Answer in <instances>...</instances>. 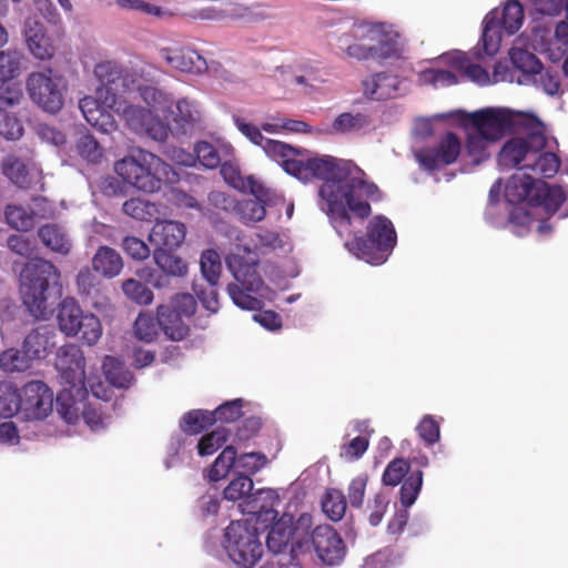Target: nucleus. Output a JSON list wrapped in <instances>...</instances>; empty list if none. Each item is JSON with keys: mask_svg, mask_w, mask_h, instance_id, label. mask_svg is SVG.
<instances>
[{"mask_svg": "<svg viewBox=\"0 0 568 568\" xmlns=\"http://www.w3.org/2000/svg\"><path fill=\"white\" fill-rule=\"evenodd\" d=\"M538 89H541L548 95L558 94L560 91V74L557 70L540 68L537 71L536 79L530 81Z\"/></svg>", "mask_w": 568, "mask_h": 568, "instance_id": "nucleus-57", "label": "nucleus"}, {"mask_svg": "<svg viewBox=\"0 0 568 568\" xmlns=\"http://www.w3.org/2000/svg\"><path fill=\"white\" fill-rule=\"evenodd\" d=\"M21 413L27 419H43L53 408V393L41 381L27 383L20 394Z\"/></svg>", "mask_w": 568, "mask_h": 568, "instance_id": "nucleus-17", "label": "nucleus"}, {"mask_svg": "<svg viewBox=\"0 0 568 568\" xmlns=\"http://www.w3.org/2000/svg\"><path fill=\"white\" fill-rule=\"evenodd\" d=\"M235 449L233 446H226L217 456L214 464L207 471V477L212 481H219L224 478L232 467L235 468Z\"/></svg>", "mask_w": 568, "mask_h": 568, "instance_id": "nucleus-50", "label": "nucleus"}, {"mask_svg": "<svg viewBox=\"0 0 568 568\" xmlns=\"http://www.w3.org/2000/svg\"><path fill=\"white\" fill-rule=\"evenodd\" d=\"M93 270L105 278L116 277L123 270L120 253L110 246H100L92 258Z\"/></svg>", "mask_w": 568, "mask_h": 568, "instance_id": "nucleus-29", "label": "nucleus"}, {"mask_svg": "<svg viewBox=\"0 0 568 568\" xmlns=\"http://www.w3.org/2000/svg\"><path fill=\"white\" fill-rule=\"evenodd\" d=\"M217 284L211 283H193V292L202 303V305L211 313H215L219 310V296L216 291Z\"/></svg>", "mask_w": 568, "mask_h": 568, "instance_id": "nucleus-59", "label": "nucleus"}, {"mask_svg": "<svg viewBox=\"0 0 568 568\" xmlns=\"http://www.w3.org/2000/svg\"><path fill=\"white\" fill-rule=\"evenodd\" d=\"M416 430L428 446L436 444L440 438L439 423L432 415H425L416 426Z\"/></svg>", "mask_w": 568, "mask_h": 568, "instance_id": "nucleus-62", "label": "nucleus"}, {"mask_svg": "<svg viewBox=\"0 0 568 568\" xmlns=\"http://www.w3.org/2000/svg\"><path fill=\"white\" fill-rule=\"evenodd\" d=\"M233 123L236 126V129L253 144L258 145L263 149L265 154L276 162V156L272 155L268 152V145L271 143H282L277 140L266 139L263 136L261 132V128L255 125L254 123L250 122L247 119L233 114L232 116Z\"/></svg>", "mask_w": 568, "mask_h": 568, "instance_id": "nucleus-36", "label": "nucleus"}, {"mask_svg": "<svg viewBox=\"0 0 568 568\" xmlns=\"http://www.w3.org/2000/svg\"><path fill=\"white\" fill-rule=\"evenodd\" d=\"M161 58L173 69L193 74L206 71V60L191 47L164 48L160 51Z\"/></svg>", "mask_w": 568, "mask_h": 568, "instance_id": "nucleus-20", "label": "nucleus"}, {"mask_svg": "<svg viewBox=\"0 0 568 568\" xmlns=\"http://www.w3.org/2000/svg\"><path fill=\"white\" fill-rule=\"evenodd\" d=\"M156 317L159 326L172 341H181L186 336L189 328L182 320L183 316L169 305H160Z\"/></svg>", "mask_w": 568, "mask_h": 568, "instance_id": "nucleus-33", "label": "nucleus"}, {"mask_svg": "<svg viewBox=\"0 0 568 568\" xmlns=\"http://www.w3.org/2000/svg\"><path fill=\"white\" fill-rule=\"evenodd\" d=\"M171 250H154L153 258L155 264L168 275L183 276L187 272L185 262L170 253Z\"/></svg>", "mask_w": 568, "mask_h": 568, "instance_id": "nucleus-42", "label": "nucleus"}, {"mask_svg": "<svg viewBox=\"0 0 568 568\" xmlns=\"http://www.w3.org/2000/svg\"><path fill=\"white\" fill-rule=\"evenodd\" d=\"M140 98L149 106V110L154 112L166 113L172 104V95L153 85H142L138 88Z\"/></svg>", "mask_w": 568, "mask_h": 568, "instance_id": "nucleus-38", "label": "nucleus"}, {"mask_svg": "<svg viewBox=\"0 0 568 568\" xmlns=\"http://www.w3.org/2000/svg\"><path fill=\"white\" fill-rule=\"evenodd\" d=\"M122 210L128 216L138 221H151L159 214V207L155 203L141 197H132L123 203Z\"/></svg>", "mask_w": 568, "mask_h": 568, "instance_id": "nucleus-39", "label": "nucleus"}, {"mask_svg": "<svg viewBox=\"0 0 568 568\" xmlns=\"http://www.w3.org/2000/svg\"><path fill=\"white\" fill-rule=\"evenodd\" d=\"M196 160L206 169H215L222 163L219 151L209 142L201 141L194 146Z\"/></svg>", "mask_w": 568, "mask_h": 568, "instance_id": "nucleus-61", "label": "nucleus"}, {"mask_svg": "<svg viewBox=\"0 0 568 568\" xmlns=\"http://www.w3.org/2000/svg\"><path fill=\"white\" fill-rule=\"evenodd\" d=\"M280 195L272 189L265 186L264 196L248 199L236 203V211L244 223H256L262 221L266 214V205H270Z\"/></svg>", "mask_w": 568, "mask_h": 568, "instance_id": "nucleus-28", "label": "nucleus"}, {"mask_svg": "<svg viewBox=\"0 0 568 568\" xmlns=\"http://www.w3.org/2000/svg\"><path fill=\"white\" fill-rule=\"evenodd\" d=\"M4 216L7 223L18 230L27 232L34 225V216L32 210L28 211L21 205L10 204L6 207Z\"/></svg>", "mask_w": 568, "mask_h": 568, "instance_id": "nucleus-46", "label": "nucleus"}, {"mask_svg": "<svg viewBox=\"0 0 568 568\" xmlns=\"http://www.w3.org/2000/svg\"><path fill=\"white\" fill-rule=\"evenodd\" d=\"M372 129L373 122L369 115L361 112H344L335 118L327 132L338 135H359L366 134Z\"/></svg>", "mask_w": 568, "mask_h": 568, "instance_id": "nucleus-25", "label": "nucleus"}, {"mask_svg": "<svg viewBox=\"0 0 568 568\" xmlns=\"http://www.w3.org/2000/svg\"><path fill=\"white\" fill-rule=\"evenodd\" d=\"M77 150L83 159L92 163H97L102 158V149L90 134H84L78 140Z\"/></svg>", "mask_w": 568, "mask_h": 568, "instance_id": "nucleus-64", "label": "nucleus"}, {"mask_svg": "<svg viewBox=\"0 0 568 568\" xmlns=\"http://www.w3.org/2000/svg\"><path fill=\"white\" fill-rule=\"evenodd\" d=\"M439 61L463 73L469 80L479 85H486L490 83V77L486 69L477 63H474L471 58L465 52L455 50L444 53L439 57Z\"/></svg>", "mask_w": 568, "mask_h": 568, "instance_id": "nucleus-24", "label": "nucleus"}, {"mask_svg": "<svg viewBox=\"0 0 568 568\" xmlns=\"http://www.w3.org/2000/svg\"><path fill=\"white\" fill-rule=\"evenodd\" d=\"M364 93L373 100L393 99L408 91L406 81L397 75L379 72L363 82Z\"/></svg>", "mask_w": 568, "mask_h": 568, "instance_id": "nucleus-19", "label": "nucleus"}, {"mask_svg": "<svg viewBox=\"0 0 568 568\" xmlns=\"http://www.w3.org/2000/svg\"><path fill=\"white\" fill-rule=\"evenodd\" d=\"M171 115L173 129L181 134H186L194 130L202 120V108L197 101L181 98L175 101L174 109L168 111Z\"/></svg>", "mask_w": 568, "mask_h": 568, "instance_id": "nucleus-22", "label": "nucleus"}, {"mask_svg": "<svg viewBox=\"0 0 568 568\" xmlns=\"http://www.w3.org/2000/svg\"><path fill=\"white\" fill-rule=\"evenodd\" d=\"M18 412H21L20 393L11 383H0V417L9 418Z\"/></svg>", "mask_w": 568, "mask_h": 568, "instance_id": "nucleus-41", "label": "nucleus"}, {"mask_svg": "<svg viewBox=\"0 0 568 568\" xmlns=\"http://www.w3.org/2000/svg\"><path fill=\"white\" fill-rule=\"evenodd\" d=\"M434 118L457 120L466 129V151L475 164L488 159V145L499 140L509 128L508 109H486L471 114L453 111Z\"/></svg>", "mask_w": 568, "mask_h": 568, "instance_id": "nucleus-5", "label": "nucleus"}, {"mask_svg": "<svg viewBox=\"0 0 568 568\" xmlns=\"http://www.w3.org/2000/svg\"><path fill=\"white\" fill-rule=\"evenodd\" d=\"M462 152V142L459 138L448 132L443 135L434 148L415 151V158L419 165L434 171L454 163Z\"/></svg>", "mask_w": 568, "mask_h": 568, "instance_id": "nucleus-16", "label": "nucleus"}, {"mask_svg": "<svg viewBox=\"0 0 568 568\" xmlns=\"http://www.w3.org/2000/svg\"><path fill=\"white\" fill-rule=\"evenodd\" d=\"M268 152L276 156V163L287 174L300 181L307 182L314 178L324 180L318 190L320 207L327 214L339 237L356 234L348 212L363 220L371 214L368 200L381 199L378 187L366 182L364 172L352 161L314 155L308 150L287 143H271Z\"/></svg>", "mask_w": 568, "mask_h": 568, "instance_id": "nucleus-2", "label": "nucleus"}, {"mask_svg": "<svg viewBox=\"0 0 568 568\" xmlns=\"http://www.w3.org/2000/svg\"><path fill=\"white\" fill-rule=\"evenodd\" d=\"M102 368L110 385L118 388H128L132 385L133 374L118 358L105 356Z\"/></svg>", "mask_w": 568, "mask_h": 568, "instance_id": "nucleus-35", "label": "nucleus"}, {"mask_svg": "<svg viewBox=\"0 0 568 568\" xmlns=\"http://www.w3.org/2000/svg\"><path fill=\"white\" fill-rule=\"evenodd\" d=\"M79 334H81V339L87 345L97 344L102 336L100 320L92 313H85L82 321H80Z\"/></svg>", "mask_w": 568, "mask_h": 568, "instance_id": "nucleus-56", "label": "nucleus"}, {"mask_svg": "<svg viewBox=\"0 0 568 568\" xmlns=\"http://www.w3.org/2000/svg\"><path fill=\"white\" fill-rule=\"evenodd\" d=\"M509 59L514 69L519 71L520 75L515 79L513 70L503 62H497L493 72L494 82L517 81L519 84H530V81L536 79V73L540 71L542 65L534 53L517 45L509 50Z\"/></svg>", "mask_w": 568, "mask_h": 568, "instance_id": "nucleus-14", "label": "nucleus"}, {"mask_svg": "<svg viewBox=\"0 0 568 568\" xmlns=\"http://www.w3.org/2000/svg\"><path fill=\"white\" fill-rule=\"evenodd\" d=\"M499 211L500 204L497 203V209L493 211V217L496 220H503V224L499 227L508 223L511 232L517 236L527 235L535 222L532 216L526 210L520 207L510 211L507 217L506 214H500Z\"/></svg>", "mask_w": 568, "mask_h": 568, "instance_id": "nucleus-34", "label": "nucleus"}, {"mask_svg": "<svg viewBox=\"0 0 568 568\" xmlns=\"http://www.w3.org/2000/svg\"><path fill=\"white\" fill-rule=\"evenodd\" d=\"M418 82L434 88H444L457 83L454 71L439 68H428L418 73Z\"/></svg>", "mask_w": 568, "mask_h": 568, "instance_id": "nucleus-44", "label": "nucleus"}, {"mask_svg": "<svg viewBox=\"0 0 568 568\" xmlns=\"http://www.w3.org/2000/svg\"><path fill=\"white\" fill-rule=\"evenodd\" d=\"M55 367L63 384V388L57 395V410L65 423H73L79 417L75 398L88 395L83 352L77 345L61 347Z\"/></svg>", "mask_w": 568, "mask_h": 568, "instance_id": "nucleus-7", "label": "nucleus"}, {"mask_svg": "<svg viewBox=\"0 0 568 568\" xmlns=\"http://www.w3.org/2000/svg\"><path fill=\"white\" fill-rule=\"evenodd\" d=\"M423 486V471H413L400 487V503L405 508L410 507L417 499Z\"/></svg>", "mask_w": 568, "mask_h": 568, "instance_id": "nucleus-52", "label": "nucleus"}, {"mask_svg": "<svg viewBox=\"0 0 568 568\" xmlns=\"http://www.w3.org/2000/svg\"><path fill=\"white\" fill-rule=\"evenodd\" d=\"M185 235L186 227L183 223L163 220L153 225L149 241L155 246V250H174L183 243Z\"/></svg>", "mask_w": 568, "mask_h": 568, "instance_id": "nucleus-21", "label": "nucleus"}, {"mask_svg": "<svg viewBox=\"0 0 568 568\" xmlns=\"http://www.w3.org/2000/svg\"><path fill=\"white\" fill-rule=\"evenodd\" d=\"M301 540H308L311 552L314 550L317 558L326 566L339 565L346 554V548L339 535L328 525L317 526L310 536Z\"/></svg>", "mask_w": 568, "mask_h": 568, "instance_id": "nucleus-15", "label": "nucleus"}, {"mask_svg": "<svg viewBox=\"0 0 568 568\" xmlns=\"http://www.w3.org/2000/svg\"><path fill=\"white\" fill-rule=\"evenodd\" d=\"M253 480L248 475L239 474L224 488L223 495L226 500L245 503L246 497L253 493Z\"/></svg>", "mask_w": 568, "mask_h": 568, "instance_id": "nucleus-45", "label": "nucleus"}, {"mask_svg": "<svg viewBox=\"0 0 568 568\" xmlns=\"http://www.w3.org/2000/svg\"><path fill=\"white\" fill-rule=\"evenodd\" d=\"M397 242L395 227L384 215L374 216L367 224L366 237L345 240V248L372 265L385 263Z\"/></svg>", "mask_w": 568, "mask_h": 568, "instance_id": "nucleus-10", "label": "nucleus"}, {"mask_svg": "<svg viewBox=\"0 0 568 568\" xmlns=\"http://www.w3.org/2000/svg\"><path fill=\"white\" fill-rule=\"evenodd\" d=\"M220 165L221 174L230 186L244 193H251L253 196L261 199L264 196L265 185L253 175H242L241 171L227 161Z\"/></svg>", "mask_w": 568, "mask_h": 568, "instance_id": "nucleus-27", "label": "nucleus"}, {"mask_svg": "<svg viewBox=\"0 0 568 568\" xmlns=\"http://www.w3.org/2000/svg\"><path fill=\"white\" fill-rule=\"evenodd\" d=\"M3 174L20 189H43L42 169L34 162L8 158L3 163Z\"/></svg>", "mask_w": 568, "mask_h": 568, "instance_id": "nucleus-18", "label": "nucleus"}, {"mask_svg": "<svg viewBox=\"0 0 568 568\" xmlns=\"http://www.w3.org/2000/svg\"><path fill=\"white\" fill-rule=\"evenodd\" d=\"M294 536V541L300 539L297 530L292 526L291 519H281L272 525L265 538V544L270 551L281 554L287 548Z\"/></svg>", "mask_w": 568, "mask_h": 568, "instance_id": "nucleus-32", "label": "nucleus"}, {"mask_svg": "<svg viewBox=\"0 0 568 568\" xmlns=\"http://www.w3.org/2000/svg\"><path fill=\"white\" fill-rule=\"evenodd\" d=\"M323 511L333 521H338L343 518L346 510L345 496L341 490H328L322 501Z\"/></svg>", "mask_w": 568, "mask_h": 568, "instance_id": "nucleus-51", "label": "nucleus"}, {"mask_svg": "<svg viewBox=\"0 0 568 568\" xmlns=\"http://www.w3.org/2000/svg\"><path fill=\"white\" fill-rule=\"evenodd\" d=\"M26 42L31 54L39 60L51 59L54 55L55 48L44 32V27L36 21L26 23Z\"/></svg>", "mask_w": 568, "mask_h": 568, "instance_id": "nucleus-26", "label": "nucleus"}, {"mask_svg": "<svg viewBox=\"0 0 568 568\" xmlns=\"http://www.w3.org/2000/svg\"><path fill=\"white\" fill-rule=\"evenodd\" d=\"M524 9L515 0H509L501 9H493L484 19L480 42L474 49V55L480 60L483 53L495 55L500 48L503 33L511 36L523 26Z\"/></svg>", "mask_w": 568, "mask_h": 568, "instance_id": "nucleus-11", "label": "nucleus"}, {"mask_svg": "<svg viewBox=\"0 0 568 568\" xmlns=\"http://www.w3.org/2000/svg\"><path fill=\"white\" fill-rule=\"evenodd\" d=\"M224 548L232 562L240 568H253L264 552L258 529L250 520L232 521L225 528Z\"/></svg>", "mask_w": 568, "mask_h": 568, "instance_id": "nucleus-12", "label": "nucleus"}, {"mask_svg": "<svg viewBox=\"0 0 568 568\" xmlns=\"http://www.w3.org/2000/svg\"><path fill=\"white\" fill-rule=\"evenodd\" d=\"M31 358L24 349L10 348L0 355V368L7 373L24 372L31 365Z\"/></svg>", "mask_w": 568, "mask_h": 568, "instance_id": "nucleus-47", "label": "nucleus"}, {"mask_svg": "<svg viewBox=\"0 0 568 568\" xmlns=\"http://www.w3.org/2000/svg\"><path fill=\"white\" fill-rule=\"evenodd\" d=\"M226 265L236 281V283L227 285V293L233 303L242 310H260L261 300L250 293L257 294L260 297H268L270 290L257 272V261L232 253L226 257Z\"/></svg>", "mask_w": 568, "mask_h": 568, "instance_id": "nucleus-9", "label": "nucleus"}, {"mask_svg": "<svg viewBox=\"0 0 568 568\" xmlns=\"http://www.w3.org/2000/svg\"><path fill=\"white\" fill-rule=\"evenodd\" d=\"M26 87L30 99L43 111L54 114L63 108L68 82L59 71L47 68L32 72Z\"/></svg>", "mask_w": 568, "mask_h": 568, "instance_id": "nucleus-13", "label": "nucleus"}, {"mask_svg": "<svg viewBox=\"0 0 568 568\" xmlns=\"http://www.w3.org/2000/svg\"><path fill=\"white\" fill-rule=\"evenodd\" d=\"M47 347L48 338L40 329L30 332L23 341V349L31 359L42 357Z\"/></svg>", "mask_w": 568, "mask_h": 568, "instance_id": "nucleus-60", "label": "nucleus"}, {"mask_svg": "<svg viewBox=\"0 0 568 568\" xmlns=\"http://www.w3.org/2000/svg\"><path fill=\"white\" fill-rule=\"evenodd\" d=\"M234 463L235 470L239 474L248 475L251 477V475H254L264 468L267 465L268 459L263 453L251 452L241 454L240 456L235 455Z\"/></svg>", "mask_w": 568, "mask_h": 568, "instance_id": "nucleus-49", "label": "nucleus"}, {"mask_svg": "<svg viewBox=\"0 0 568 568\" xmlns=\"http://www.w3.org/2000/svg\"><path fill=\"white\" fill-rule=\"evenodd\" d=\"M115 173L128 184L143 192H156L162 183L179 182V173L158 155L135 149L115 162Z\"/></svg>", "mask_w": 568, "mask_h": 568, "instance_id": "nucleus-6", "label": "nucleus"}, {"mask_svg": "<svg viewBox=\"0 0 568 568\" xmlns=\"http://www.w3.org/2000/svg\"><path fill=\"white\" fill-rule=\"evenodd\" d=\"M122 291L128 298L140 305H149L154 298L153 292L134 278L124 281L122 284Z\"/></svg>", "mask_w": 568, "mask_h": 568, "instance_id": "nucleus-55", "label": "nucleus"}, {"mask_svg": "<svg viewBox=\"0 0 568 568\" xmlns=\"http://www.w3.org/2000/svg\"><path fill=\"white\" fill-rule=\"evenodd\" d=\"M508 131L515 135L506 141L497 162L503 171L515 169L505 186V197L510 204L526 202L559 217L568 216V189L547 184L542 179L556 175L560 168L558 156L545 151L547 138L544 123L532 114L508 110Z\"/></svg>", "mask_w": 568, "mask_h": 568, "instance_id": "nucleus-1", "label": "nucleus"}, {"mask_svg": "<svg viewBox=\"0 0 568 568\" xmlns=\"http://www.w3.org/2000/svg\"><path fill=\"white\" fill-rule=\"evenodd\" d=\"M158 317L154 318L151 314L140 313L133 326L134 335L138 339L150 343L158 335Z\"/></svg>", "mask_w": 568, "mask_h": 568, "instance_id": "nucleus-54", "label": "nucleus"}, {"mask_svg": "<svg viewBox=\"0 0 568 568\" xmlns=\"http://www.w3.org/2000/svg\"><path fill=\"white\" fill-rule=\"evenodd\" d=\"M87 398L88 395L83 398H75L79 417L72 424H77L82 418L92 432H100L108 426L109 419L103 415L100 405L95 406L91 402L85 403Z\"/></svg>", "mask_w": 568, "mask_h": 568, "instance_id": "nucleus-37", "label": "nucleus"}, {"mask_svg": "<svg viewBox=\"0 0 568 568\" xmlns=\"http://www.w3.org/2000/svg\"><path fill=\"white\" fill-rule=\"evenodd\" d=\"M38 236L42 244L51 251L67 255L72 247V242L67 231L58 224H45L38 230Z\"/></svg>", "mask_w": 568, "mask_h": 568, "instance_id": "nucleus-31", "label": "nucleus"}, {"mask_svg": "<svg viewBox=\"0 0 568 568\" xmlns=\"http://www.w3.org/2000/svg\"><path fill=\"white\" fill-rule=\"evenodd\" d=\"M409 470V465L403 458L392 460L383 474V484L386 486L398 485Z\"/></svg>", "mask_w": 568, "mask_h": 568, "instance_id": "nucleus-63", "label": "nucleus"}, {"mask_svg": "<svg viewBox=\"0 0 568 568\" xmlns=\"http://www.w3.org/2000/svg\"><path fill=\"white\" fill-rule=\"evenodd\" d=\"M94 75L100 82L95 97H84L79 101V109L85 121L102 133H111L118 125L111 111L119 114L128 126L136 133H145L156 141H164L169 135V125L151 110L128 103L125 92L126 78L122 69L112 61L98 63Z\"/></svg>", "mask_w": 568, "mask_h": 568, "instance_id": "nucleus-3", "label": "nucleus"}, {"mask_svg": "<svg viewBox=\"0 0 568 568\" xmlns=\"http://www.w3.org/2000/svg\"><path fill=\"white\" fill-rule=\"evenodd\" d=\"M280 496L275 489L261 488L246 497L245 503L240 504L243 514L253 515L256 518L274 519L277 511L274 509Z\"/></svg>", "mask_w": 568, "mask_h": 568, "instance_id": "nucleus-23", "label": "nucleus"}, {"mask_svg": "<svg viewBox=\"0 0 568 568\" xmlns=\"http://www.w3.org/2000/svg\"><path fill=\"white\" fill-rule=\"evenodd\" d=\"M230 430L225 427H217L212 433L203 436L197 444L201 456H210L221 448L227 440Z\"/></svg>", "mask_w": 568, "mask_h": 568, "instance_id": "nucleus-53", "label": "nucleus"}, {"mask_svg": "<svg viewBox=\"0 0 568 568\" xmlns=\"http://www.w3.org/2000/svg\"><path fill=\"white\" fill-rule=\"evenodd\" d=\"M22 59L19 50L0 51V82H8L20 74Z\"/></svg>", "mask_w": 568, "mask_h": 568, "instance_id": "nucleus-43", "label": "nucleus"}, {"mask_svg": "<svg viewBox=\"0 0 568 568\" xmlns=\"http://www.w3.org/2000/svg\"><path fill=\"white\" fill-rule=\"evenodd\" d=\"M213 423H215L213 412L194 409L182 417L180 426L184 433L195 435Z\"/></svg>", "mask_w": 568, "mask_h": 568, "instance_id": "nucleus-40", "label": "nucleus"}, {"mask_svg": "<svg viewBox=\"0 0 568 568\" xmlns=\"http://www.w3.org/2000/svg\"><path fill=\"white\" fill-rule=\"evenodd\" d=\"M84 314L74 298H64L60 303L58 312V324L61 332L68 336L78 335L80 321H82Z\"/></svg>", "mask_w": 568, "mask_h": 568, "instance_id": "nucleus-30", "label": "nucleus"}, {"mask_svg": "<svg viewBox=\"0 0 568 568\" xmlns=\"http://www.w3.org/2000/svg\"><path fill=\"white\" fill-rule=\"evenodd\" d=\"M201 273L206 283L219 284L222 271L220 254L215 250H206L200 260Z\"/></svg>", "mask_w": 568, "mask_h": 568, "instance_id": "nucleus-48", "label": "nucleus"}, {"mask_svg": "<svg viewBox=\"0 0 568 568\" xmlns=\"http://www.w3.org/2000/svg\"><path fill=\"white\" fill-rule=\"evenodd\" d=\"M59 273L53 263L34 260L21 273L20 293L23 305L36 318H47L55 301Z\"/></svg>", "mask_w": 568, "mask_h": 568, "instance_id": "nucleus-8", "label": "nucleus"}, {"mask_svg": "<svg viewBox=\"0 0 568 568\" xmlns=\"http://www.w3.org/2000/svg\"><path fill=\"white\" fill-rule=\"evenodd\" d=\"M115 4L128 11L162 18L168 14L163 8L144 0H115Z\"/></svg>", "mask_w": 568, "mask_h": 568, "instance_id": "nucleus-58", "label": "nucleus"}, {"mask_svg": "<svg viewBox=\"0 0 568 568\" xmlns=\"http://www.w3.org/2000/svg\"><path fill=\"white\" fill-rule=\"evenodd\" d=\"M338 45L345 54L357 61H384L398 58L403 50L399 32L384 22L361 21L339 37Z\"/></svg>", "mask_w": 568, "mask_h": 568, "instance_id": "nucleus-4", "label": "nucleus"}]
</instances>
